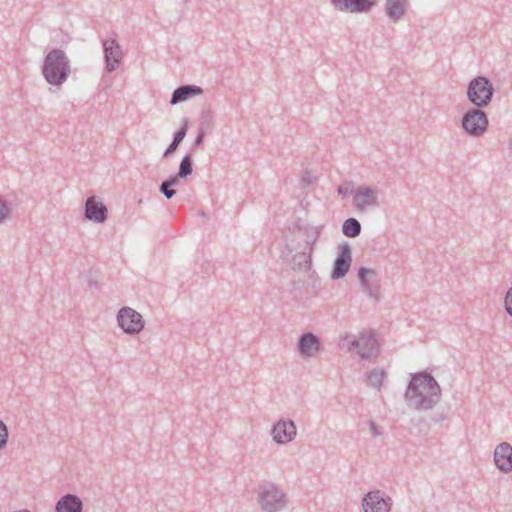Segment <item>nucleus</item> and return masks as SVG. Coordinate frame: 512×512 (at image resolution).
<instances>
[{
  "mask_svg": "<svg viewBox=\"0 0 512 512\" xmlns=\"http://www.w3.org/2000/svg\"><path fill=\"white\" fill-rule=\"evenodd\" d=\"M179 182L180 179L177 176L171 175L160 184L159 192L167 199H171L176 195L174 187L177 186Z\"/></svg>",
  "mask_w": 512,
  "mask_h": 512,
  "instance_id": "b1692460",
  "label": "nucleus"
},
{
  "mask_svg": "<svg viewBox=\"0 0 512 512\" xmlns=\"http://www.w3.org/2000/svg\"><path fill=\"white\" fill-rule=\"evenodd\" d=\"M482 109L477 107L469 108L462 116V128L471 137H481L488 130V115Z\"/></svg>",
  "mask_w": 512,
  "mask_h": 512,
  "instance_id": "39448f33",
  "label": "nucleus"
},
{
  "mask_svg": "<svg viewBox=\"0 0 512 512\" xmlns=\"http://www.w3.org/2000/svg\"><path fill=\"white\" fill-rule=\"evenodd\" d=\"M41 73L52 86H61L71 74L70 60L60 48L51 49L44 57Z\"/></svg>",
  "mask_w": 512,
  "mask_h": 512,
  "instance_id": "f03ea898",
  "label": "nucleus"
},
{
  "mask_svg": "<svg viewBox=\"0 0 512 512\" xmlns=\"http://www.w3.org/2000/svg\"><path fill=\"white\" fill-rule=\"evenodd\" d=\"M257 502L263 512H279L287 502L285 493L272 482L259 485Z\"/></svg>",
  "mask_w": 512,
  "mask_h": 512,
  "instance_id": "20e7f679",
  "label": "nucleus"
},
{
  "mask_svg": "<svg viewBox=\"0 0 512 512\" xmlns=\"http://www.w3.org/2000/svg\"><path fill=\"white\" fill-rule=\"evenodd\" d=\"M103 53L105 61V69L108 72L115 71L123 59L122 48L114 38L103 40Z\"/></svg>",
  "mask_w": 512,
  "mask_h": 512,
  "instance_id": "1a4fd4ad",
  "label": "nucleus"
},
{
  "mask_svg": "<svg viewBox=\"0 0 512 512\" xmlns=\"http://www.w3.org/2000/svg\"><path fill=\"white\" fill-rule=\"evenodd\" d=\"M392 500L380 490L368 492L362 499L364 512H389Z\"/></svg>",
  "mask_w": 512,
  "mask_h": 512,
  "instance_id": "6e6552de",
  "label": "nucleus"
},
{
  "mask_svg": "<svg viewBox=\"0 0 512 512\" xmlns=\"http://www.w3.org/2000/svg\"><path fill=\"white\" fill-rule=\"evenodd\" d=\"M212 122V116L209 111H203L200 118V124L198 127H206L207 130Z\"/></svg>",
  "mask_w": 512,
  "mask_h": 512,
  "instance_id": "7c9ffc66",
  "label": "nucleus"
},
{
  "mask_svg": "<svg viewBox=\"0 0 512 512\" xmlns=\"http://www.w3.org/2000/svg\"><path fill=\"white\" fill-rule=\"evenodd\" d=\"M406 7L407 0H387L385 12L387 16L395 22L404 16Z\"/></svg>",
  "mask_w": 512,
  "mask_h": 512,
  "instance_id": "412c9836",
  "label": "nucleus"
},
{
  "mask_svg": "<svg viewBox=\"0 0 512 512\" xmlns=\"http://www.w3.org/2000/svg\"><path fill=\"white\" fill-rule=\"evenodd\" d=\"M337 193H338L339 195H342L343 197H345V196H347V195H348L349 190H348V188H345V187H343V186H339V187L337 188Z\"/></svg>",
  "mask_w": 512,
  "mask_h": 512,
  "instance_id": "f704fd0d",
  "label": "nucleus"
},
{
  "mask_svg": "<svg viewBox=\"0 0 512 512\" xmlns=\"http://www.w3.org/2000/svg\"><path fill=\"white\" fill-rule=\"evenodd\" d=\"M335 9L350 13H366L376 5V0H331Z\"/></svg>",
  "mask_w": 512,
  "mask_h": 512,
  "instance_id": "ddd939ff",
  "label": "nucleus"
},
{
  "mask_svg": "<svg viewBox=\"0 0 512 512\" xmlns=\"http://www.w3.org/2000/svg\"><path fill=\"white\" fill-rule=\"evenodd\" d=\"M271 433L276 443L287 444L296 437L297 428L293 420L280 419L273 425Z\"/></svg>",
  "mask_w": 512,
  "mask_h": 512,
  "instance_id": "9d476101",
  "label": "nucleus"
},
{
  "mask_svg": "<svg viewBox=\"0 0 512 512\" xmlns=\"http://www.w3.org/2000/svg\"><path fill=\"white\" fill-rule=\"evenodd\" d=\"M193 173V159L190 154H186L183 156V158L180 161L179 169L175 176H177L179 179L187 178Z\"/></svg>",
  "mask_w": 512,
  "mask_h": 512,
  "instance_id": "393cba45",
  "label": "nucleus"
},
{
  "mask_svg": "<svg viewBox=\"0 0 512 512\" xmlns=\"http://www.w3.org/2000/svg\"><path fill=\"white\" fill-rule=\"evenodd\" d=\"M494 463L503 473L512 471V445L502 442L494 450Z\"/></svg>",
  "mask_w": 512,
  "mask_h": 512,
  "instance_id": "2eb2a0df",
  "label": "nucleus"
},
{
  "mask_svg": "<svg viewBox=\"0 0 512 512\" xmlns=\"http://www.w3.org/2000/svg\"><path fill=\"white\" fill-rule=\"evenodd\" d=\"M118 326L130 336L139 334L144 329L142 315L131 307H122L117 313Z\"/></svg>",
  "mask_w": 512,
  "mask_h": 512,
  "instance_id": "423d86ee",
  "label": "nucleus"
},
{
  "mask_svg": "<svg viewBox=\"0 0 512 512\" xmlns=\"http://www.w3.org/2000/svg\"><path fill=\"white\" fill-rule=\"evenodd\" d=\"M404 397L407 405L415 410H431L441 399V388L429 372H416L410 374Z\"/></svg>",
  "mask_w": 512,
  "mask_h": 512,
  "instance_id": "f257e3e1",
  "label": "nucleus"
},
{
  "mask_svg": "<svg viewBox=\"0 0 512 512\" xmlns=\"http://www.w3.org/2000/svg\"><path fill=\"white\" fill-rule=\"evenodd\" d=\"M352 263V249L349 243L343 242L338 246L337 256L333 262L330 278L339 280L346 276Z\"/></svg>",
  "mask_w": 512,
  "mask_h": 512,
  "instance_id": "0eeeda50",
  "label": "nucleus"
},
{
  "mask_svg": "<svg viewBox=\"0 0 512 512\" xmlns=\"http://www.w3.org/2000/svg\"><path fill=\"white\" fill-rule=\"evenodd\" d=\"M386 375V372L384 369H372L366 373L367 380L369 381L370 385L376 389H380L383 385V379Z\"/></svg>",
  "mask_w": 512,
  "mask_h": 512,
  "instance_id": "a878e982",
  "label": "nucleus"
},
{
  "mask_svg": "<svg viewBox=\"0 0 512 512\" xmlns=\"http://www.w3.org/2000/svg\"><path fill=\"white\" fill-rule=\"evenodd\" d=\"M357 276L364 293L369 297H375L379 289L377 285V272L374 269L361 266L357 271Z\"/></svg>",
  "mask_w": 512,
  "mask_h": 512,
  "instance_id": "dca6fc26",
  "label": "nucleus"
},
{
  "mask_svg": "<svg viewBox=\"0 0 512 512\" xmlns=\"http://www.w3.org/2000/svg\"><path fill=\"white\" fill-rule=\"evenodd\" d=\"M188 119H184L182 126L173 134V139L163 153V157L167 158L177 150L180 143L185 138L188 131Z\"/></svg>",
  "mask_w": 512,
  "mask_h": 512,
  "instance_id": "4be33fe9",
  "label": "nucleus"
},
{
  "mask_svg": "<svg viewBox=\"0 0 512 512\" xmlns=\"http://www.w3.org/2000/svg\"><path fill=\"white\" fill-rule=\"evenodd\" d=\"M379 352L378 342L373 332L361 333L359 335V347L357 354L361 359H370L375 353Z\"/></svg>",
  "mask_w": 512,
  "mask_h": 512,
  "instance_id": "f3484780",
  "label": "nucleus"
},
{
  "mask_svg": "<svg viewBox=\"0 0 512 512\" xmlns=\"http://www.w3.org/2000/svg\"><path fill=\"white\" fill-rule=\"evenodd\" d=\"M368 425L372 436L376 437L381 434L379 426L373 420H369Z\"/></svg>",
  "mask_w": 512,
  "mask_h": 512,
  "instance_id": "473e14b6",
  "label": "nucleus"
},
{
  "mask_svg": "<svg viewBox=\"0 0 512 512\" xmlns=\"http://www.w3.org/2000/svg\"><path fill=\"white\" fill-rule=\"evenodd\" d=\"M286 258L291 255L290 265L293 270L309 271L312 266V256L309 252L301 251L294 255L293 249L289 246H285Z\"/></svg>",
  "mask_w": 512,
  "mask_h": 512,
  "instance_id": "a211bd4d",
  "label": "nucleus"
},
{
  "mask_svg": "<svg viewBox=\"0 0 512 512\" xmlns=\"http://www.w3.org/2000/svg\"><path fill=\"white\" fill-rule=\"evenodd\" d=\"M504 307L506 312L512 317V286L506 292Z\"/></svg>",
  "mask_w": 512,
  "mask_h": 512,
  "instance_id": "c756f323",
  "label": "nucleus"
},
{
  "mask_svg": "<svg viewBox=\"0 0 512 512\" xmlns=\"http://www.w3.org/2000/svg\"><path fill=\"white\" fill-rule=\"evenodd\" d=\"M302 180H303V182H308V183H309V180H308V178H306V177H303V179H302Z\"/></svg>",
  "mask_w": 512,
  "mask_h": 512,
  "instance_id": "c9c22d12",
  "label": "nucleus"
},
{
  "mask_svg": "<svg viewBox=\"0 0 512 512\" xmlns=\"http://www.w3.org/2000/svg\"><path fill=\"white\" fill-rule=\"evenodd\" d=\"M9 432L6 424L0 420V450L3 449L8 442Z\"/></svg>",
  "mask_w": 512,
  "mask_h": 512,
  "instance_id": "cd10ccee",
  "label": "nucleus"
},
{
  "mask_svg": "<svg viewBox=\"0 0 512 512\" xmlns=\"http://www.w3.org/2000/svg\"><path fill=\"white\" fill-rule=\"evenodd\" d=\"M495 89L492 82L485 76H477L467 85V99L474 107H487L494 96Z\"/></svg>",
  "mask_w": 512,
  "mask_h": 512,
  "instance_id": "7ed1b4c3",
  "label": "nucleus"
},
{
  "mask_svg": "<svg viewBox=\"0 0 512 512\" xmlns=\"http://www.w3.org/2000/svg\"><path fill=\"white\" fill-rule=\"evenodd\" d=\"M85 218L94 223H104L108 218V209L99 197L90 196L84 206Z\"/></svg>",
  "mask_w": 512,
  "mask_h": 512,
  "instance_id": "9b49d317",
  "label": "nucleus"
},
{
  "mask_svg": "<svg viewBox=\"0 0 512 512\" xmlns=\"http://www.w3.org/2000/svg\"><path fill=\"white\" fill-rule=\"evenodd\" d=\"M353 204L359 211H365L377 205V196L374 189L369 186H360L354 191Z\"/></svg>",
  "mask_w": 512,
  "mask_h": 512,
  "instance_id": "4468645a",
  "label": "nucleus"
},
{
  "mask_svg": "<svg viewBox=\"0 0 512 512\" xmlns=\"http://www.w3.org/2000/svg\"><path fill=\"white\" fill-rule=\"evenodd\" d=\"M359 347V337L357 339H352L347 343L348 351H358Z\"/></svg>",
  "mask_w": 512,
  "mask_h": 512,
  "instance_id": "72a5a7b5",
  "label": "nucleus"
},
{
  "mask_svg": "<svg viewBox=\"0 0 512 512\" xmlns=\"http://www.w3.org/2000/svg\"><path fill=\"white\" fill-rule=\"evenodd\" d=\"M202 92L203 89L200 86L193 84L181 85L173 91L169 103L171 105H176L194 96L200 95Z\"/></svg>",
  "mask_w": 512,
  "mask_h": 512,
  "instance_id": "aec40b11",
  "label": "nucleus"
},
{
  "mask_svg": "<svg viewBox=\"0 0 512 512\" xmlns=\"http://www.w3.org/2000/svg\"><path fill=\"white\" fill-rule=\"evenodd\" d=\"M319 235H320V232H319L318 229H312V236H313V238L307 239L305 241L306 247H305V249L303 251L309 252L310 255L312 256L313 246L316 243Z\"/></svg>",
  "mask_w": 512,
  "mask_h": 512,
  "instance_id": "c85d7f7f",
  "label": "nucleus"
},
{
  "mask_svg": "<svg viewBox=\"0 0 512 512\" xmlns=\"http://www.w3.org/2000/svg\"><path fill=\"white\" fill-rule=\"evenodd\" d=\"M83 502L76 494L67 493L59 498L55 505V512H82Z\"/></svg>",
  "mask_w": 512,
  "mask_h": 512,
  "instance_id": "6ab92c4d",
  "label": "nucleus"
},
{
  "mask_svg": "<svg viewBox=\"0 0 512 512\" xmlns=\"http://www.w3.org/2000/svg\"><path fill=\"white\" fill-rule=\"evenodd\" d=\"M297 349L303 358L312 357L321 349L320 338L313 332H304L297 340Z\"/></svg>",
  "mask_w": 512,
  "mask_h": 512,
  "instance_id": "f8f14e48",
  "label": "nucleus"
},
{
  "mask_svg": "<svg viewBox=\"0 0 512 512\" xmlns=\"http://www.w3.org/2000/svg\"><path fill=\"white\" fill-rule=\"evenodd\" d=\"M342 233L349 238H356L361 234V224L354 218L346 219L342 224Z\"/></svg>",
  "mask_w": 512,
  "mask_h": 512,
  "instance_id": "5701e85b",
  "label": "nucleus"
},
{
  "mask_svg": "<svg viewBox=\"0 0 512 512\" xmlns=\"http://www.w3.org/2000/svg\"><path fill=\"white\" fill-rule=\"evenodd\" d=\"M206 134H207L206 127H198L197 135L192 143V149H198L203 145Z\"/></svg>",
  "mask_w": 512,
  "mask_h": 512,
  "instance_id": "bb28decb",
  "label": "nucleus"
},
{
  "mask_svg": "<svg viewBox=\"0 0 512 512\" xmlns=\"http://www.w3.org/2000/svg\"><path fill=\"white\" fill-rule=\"evenodd\" d=\"M9 214L10 209L8 205L3 200L0 199V223L7 219Z\"/></svg>",
  "mask_w": 512,
  "mask_h": 512,
  "instance_id": "2f4dec72",
  "label": "nucleus"
}]
</instances>
